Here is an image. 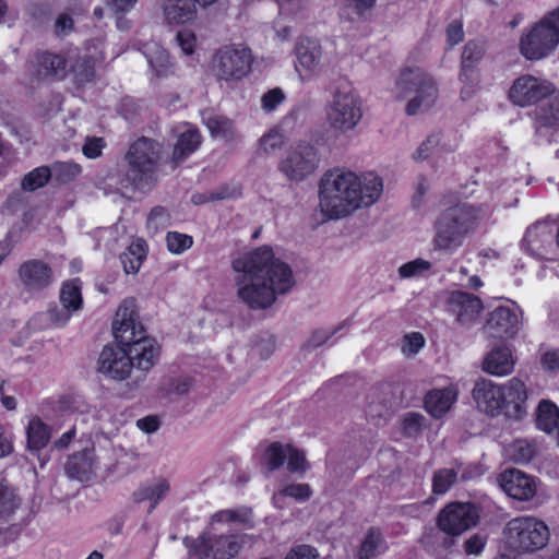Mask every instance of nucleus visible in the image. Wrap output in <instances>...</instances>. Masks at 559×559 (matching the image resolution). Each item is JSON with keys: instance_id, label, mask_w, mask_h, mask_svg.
I'll return each mask as SVG.
<instances>
[{"instance_id": "4468645a", "label": "nucleus", "mask_w": 559, "mask_h": 559, "mask_svg": "<svg viewBox=\"0 0 559 559\" xmlns=\"http://www.w3.org/2000/svg\"><path fill=\"white\" fill-rule=\"evenodd\" d=\"M478 513L471 503L453 502L441 510L438 516V526L450 535H460L475 526Z\"/></svg>"}, {"instance_id": "4c0bfd02", "label": "nucleus", "mask_w": 559, "mask_h": 559, "mask_svg": "<svg viewBox=\"0 0 559 559\" xmlns=\"http://www.w3.org/2000/svg\"><path fill=\"white\" fill-rule=\"evenodd\" d=\"M504 405H513L516 412L520 411L521 405L527 399L525 384L519 378H512L504 385H502Z\"/></svg>"}, {"instance_id": "423d86ee", "label": "nucleus", "mask_w": 559, "mask_h": 559, "mask_svg": "<svg viewBox=\"0 0 559 559\" xmlns=\"http://www.w3.org/2000/svg\"><path fill=\"white\" fill-rule=\"evenodd\" d=\"M559 46V7L547 12L524 31L519 40L521 55L530 61L550 56Z\"/></svg>"}, {"instance_id": "72a5a7b5", "label": "nucleus", "mask_w": 559, "mask_h": 559, "mask_svg": "<svg viewBox=\"0 0 559 559\" xmlns=\"http://www.w3.org/2000/svg\"><path fill=\"white\" fill-rule=\"evenodd\" d=\"M549 97V100L535 111V120L539 127L548 128L559 124V95Z\"/></svg>"}, {"instance_id": "f8f14e48", "label": "nucleus", "mask_w": 559, "mask_h": 559, "mask_svg": "<svg viewBox=\"0 0 559 559\" xmlns=\"http://www.w3.org/2000/svg\"><path fill=\"white\" fill-rule=\"evenodd\" d=\"M361 118L359 102L348 86L335 90L328 110L330 124L337 130L346 131L354 128Z\"/></svg>"}, {"instance_id": "39448f33", "label": "nucleus", "mask_w": 559, "mask_h": 559, "mask_svg": "<svg viewBox=\"0 0 559 559\" xmlns=\"http://www.w3.org/2000/svg\"><path fill=\"white\" fill-rule=\"evenodd\" d=\"M395 87L400 98H409L405 108L409 116L427 111L438 97L436 81L428 72L418 67L403 69Z\"/></svg>"}, {"instance_id": "aec40b11", "label": "nucleus", "mask_w": 559, "mask_h": 559, "mask_svg": "<svg viewBox=\"0 0 559 559\" xmlns=\"http://www.w3.org/2000/svg\"><path fill=\"white\" fill-rule=\"evenodd\" d=\"M515 365L512 349L506 345H499L489 350L483 359L481 369L486 373L503 377L510 374Z\"/></svg>"}, {"instance_id": "dca6fc26", "label": "nucleus", "mask_w": 559, "mask_h": 559, "mask_svg": "<svg viewBox=\"0 0 559 559\" xmlns=\"http://www.w3.org/2000/svg\"><path fill=\"white\" fill-rule=\"evenodd\" d=\"M522 326L521 313L506 306H500L488 313L483 326L484 333L498 340H511Z\"/></svg>"}, {"instance_id": "20e7f679", "label": "nucleus", "mask_w": 559, "mask_h": 559, "mask_svg": "<svg viewBox=\"0 0 559 559\" xmlns=\"http://www.w3.org/2000/svg\"><path fill=\"white\" fill-rule=\"evenodd\" d=\"M478 222L477 210L467 203H457L442 211L435 222L433 246L453 251L463 246Z\"/></svg>"}, {"instance_id": "b1692460", "label": "nucleus", "mask_w": 559, "mask_h": 559, "mask_svg": "<svg viewBox=\"0 0 559 559\" xmlns=\"http://www.w3.org/2000/svg\"><path fill=\"white\" fill-rule=\"evenodd\" d=\"M456 400V391L451 388L428 392L425 396V408L435 418L443 417Z\"/></svg>"}, {"instance_id": "2eb2a0df", "label": "nucleus", "mask_w": 559, "mask_h": 559, "mask_svg": "<svg viewBox=\"0 0 559 559\" xmlns=\"http://www.w3.org/2000/svg\"><path fill=\"white\" fill-rule=\"evenodd\" d=\"M17 277L23 289L29 294L43 293L56 281L52 267L40 259L22 262L17 269Z\"/></svg>"}, {"instance_id": "37998d69", "label": "nucleus", "mask_w": 559, "mask_h": 559, "mask_svg": "<svg viewBox=\"0 0 559 559\" xmlns=\"http://www.w3.org/2000/svg\"><path fill=\"white\" fill-rule=\"evenodd\" d=\"M50 178H52L50 167H37L23 178L22 188L26 191H35L44 187Z\"/></svg>"}, {"instance_id": "603ef678", "label": "nucleus", "mask_w": 559, "mask_h": 559, "mask_svg": "<svg viewBox=\"0 0 559 559\" xmlns=\"http://www.w3.org/2000/svg\"><path fill=\"white\" fill-rule=\"evenodd\" d=\"M170 225V215L166 209L162 206L154 207L147 217V228L152 233H158L166 229Z\"/></svg>"}, {"instance_id": "9d476101", "label": "nucleus", "mask_w": 559, "mask_h": 559, "mask_svg": "<svg viewBox=\"0 0 559 559\" xmlns=\"http://www.w3.org/2000/svg\"><path fill=\"white\" fill-rule=\"evenodd\" d=\"M132 347L116 343L106 345L98 357L97 370L106 379L121 382L127 380L133 370L138 369V359Z\"/></svg>"}, {"instance_id": "49530a36", "label": "nucleus", "mask_w": 559, "mask_h": 559, "mask_svg": "<svg viewBox=\"0 0 559 559\" xmlns=\"http://www.w3.org/2000/svg\"><path fill=\"white\" fill-rule=\"evenodd\" d=\"M235 128L233 122L224 117L212 119V139L223 142H230L235 139Z\"/></svg>"}, {"instance_id": "2f4dec72", "label": "nucleus", "mask_w": 559, "mask_h": 559, "mask_svg": "<svg viewBox=\"0 0 559 559\" xmlns=\"http://www.w3.org/2000/svg\"><path fill=\"white\" fill-rule=\"evenodd\" d=\"M146 243L143 240L133 241L121 257V263L127 274H135L139 272L144 259L146 258Z\"/></svg>"}, {"instance_id": "c756f323", "label": "nucleus", "mask_w": 559, "mask_h": 559, "mask_svg": "<svg viewBox=\"0 0 559 559\" xmlns=\"http://www.w3.org/2000/svg\"><path fill=\"white\" fill-rule=\"evenodd\" d=\"M145 56L151 68L158 76H166L173 71V61L168 52L159 45L155 43L147 45Z\"/></svg>"}, {"instance_id": "7c9ffc66", "label": "nucleus", "mask_w": 559, "mask_h": 559, "mask_svg": "<svg viewBox=\"0 0 559 559\" xmlns=\"http://www.w3.org/2000/svg\"><path fill=\"white\" fill-rule=\"evenodd\" d=\"M429 427L425 415L416 412L405 413L400 417L399 430L404 438L417 439Z\"/></svg>"}, {"instance_id": "f704fd0d", "label": "nucleus", "mask_w": 559, "mask_h": 559, "mask_svg": "<svg viewBox=\"0 0 559 559\" xmlns=\"http://www.w3.org/2000/svg\"><path fill=\"white\" fill-rule=\"evenodd\" d=\"M537 426L550 433L559 426V408L549 401H542L537 408Z\"/></svg>"}, {"instance_id": "9b49d317", "label": "nucleus", "mask_w": 559, "mask_h": 559, "mask_svg": "<svg viewBox=\"0 0 559 559\" xmlns=\"http://www.w3.org/2000/svg\"><path fill=\"white\" fill-rule=\"evenodd\" d=\"M317 148L308 142L293 145L280 162L281 173L292 182H300L312 175L319 165Z\"/></svg>"}, {"instance_id": "e433bc0d", "label": "nucleus", "mask_w": 559, "mask_h": 559, "mask_svg": "<svg viewBox=\"0 0 559 559\" xmlns=\"http://www.w3.org/2000/svg\"><path fill=\"white\" fill-rule=\"evenodd\" d=\"M52 179L67 185L74 181L82 174V166L73 160L55 162L50 166Z\"/></svg>"}, {"instance_id": "de8ad7c7", "label": "nucleus", "mask_w": 559, "mask_h": 559, "mask_svg": "<svg viewBox=\"0 0 559 559\" xmlns=\"http://www.w3.org/2000/svg\"><path fill=\"white\" fill-rule=\"evenodd\" d=\"M107 9L117 17V25L119 28L126 23L123 17L132 12L139 0H106Z\"/></svg>"}, {"instance_id": "bb28decb", "label": "nucleus", "mask_w": 559, "mask_h": 559, "mask_svg": "<svg viewBox=\"0 0 559 559\" xmlns=\"http://www.w3.org/2000/svg\"><path fill=\"white\" fill-rule=\"evenodd\" d=\"M165 21L168 24H183L195 16V11L188 0H166L163 5Z\"/></svg>"}, {"instance_id": "774afa93", "label": "nucleus", "mask_w": 559, "mask_h": 559, "mask_svg": "<svg viewBox=\"0 0 559 559\" xmlns=\"http://www.w3.org/2000/svg\"><path fill=\"white\" fill-rule=\"evenodd\" d=\"M540 365L544 370L549 372L559 371V349L546 350L540 356Z\"/></svg>"}, {"instance_id": "680f3d73", "label": "nucleus", "mask_w": 559, "mask_h": 559, "mask_svg": "<svg viewBox=\"0 0 559 559\" xmlns=\"http://www.w3.org/2000/svg\"><path fill=\"white\" fill-rule=\"evenodd\" d=\"M284 144V138L276 131L269 132L260 140V147L266 153L271 154L280 150Z\"/></svg>"}, {"instance_id": "09e8293b", "label": "nucleus", "mask_w": 559, "mask_h": 559, "mask_svg": "<svg viewBox=\"0 0 559 559\" xmlns=\"http://www.w3.org/2000/svg\"><path fill=\"white\" fill-rule=\"evenodd\" d=\"M72 313L73 312L67 307L53 306L49 308L46 312L40 313L39 318L44 319L49 325L62 328L69 322L70 318L72 317Z\"/></svg>"}, {"instance_id": "6e6552de", "label": "nucleus", "mask_w": 559, "mask_h": 559, "mask_svg": "<svg viewBox=\"0 0 559 559\" xmlns=\"http://www.w3.org/2000/svg\"><path fill=\"white\" fill-rule=\"evenodd\" d=\"M159 158V145L146 138L139 139L129 148L127 159L129 170L121 185L135 190H145L154 181V171Z\"/></svg>"}, {"instance_id": "412c9836", "label": "nucleus", "mask_w": 559, "mask_h": 559, "mask_svg": "<svg viewBox=\"0 0 559 559\" xmlns=\"http://www.w3.org/2000/svg\"><path fill=\"white\" fill-rule=\"evenodd\" d=\"M298 66L306 72L314 74L320 71L322 62V47L318 40L304 38L296 47Z\"/></svg>"}, {"instance_id": "69168bd1", "label": "nucleus", "mask_w": 559, "mask_h": 559, "mask_svg": "<svg viewBox=\"0 0 559 559\" xmlns=\"http://www.w3.org/2000/svg\"><path fill=\"white\" fill-rule=\"evenodd\" d=\"M257 354L262 359H267L275 350V340L272 335L261 336L254 344Z\"/></svg>"}, {"instance_id": "c85d7f7f", "label": "nucleus", "mask_w": 559, "mask_h": 559, "mask_svg": "<svg viewBox=\"0 0 559 559\" xmlns=\"http://www.w3.org/2000/svg\"><path fill=\"white\" fill-rule=\"evenodd\" d=\"M201 143V136L198 130L187 128L182 131L175 144L173 152V162L177 165L182 162L188 155L193 153Z\"/></svg>"}, {"instance_id": "ddd939ff", "label": "nucleus", "mask_w": 559, "mask_h": 559, "mask_svg": "<svg viewBox=\"0 0 559 559\" xmlns=\"http://www.w3.org/2000/svg\"><path fill=\"white\" fill-rule=\"evenodd\" d=\"M555 92L550 82L525 74L513 82L509 97L514 105L525 107L554 95Z\"/></svg>"}, {"instance_id": "393cba45", "label": "nucleus", "mask_w": 559, "mask_h": 559, "mask_svg": "<svg viewBox=\"0 0 559 559\" xmlns=\"http://www.w3.org/2000/svg\"><path fill=\"white\" fill-rule=\"evenodd\" d=\"M386 549L385 539L383 534L379 528L370 527L357 550L356 558L357 559H374L381 554H383Z\"/></svg>"}, {"instance_id": "5fc2aeb1", "label": "nucleus", "mask_w": 559, "mask_h": 559, "mask_svg": "<svg viewBox=\"0 0 559 559\" xmlns=\"http://www.w3.org/2000/svg\"><path fill=\"white\" fill-rule=\"evenodd\" d=\"M167 248L171 253L180 254L188 250L193 241L192 238L186 234L171 231L166 237Z\"/></svg>"}, {"instance_id": "5701e85b", "label": "nucleus", "mask_w": 559, "mask_h": 559, "mask_svg": "<svg viewBox=\"0 0 559 559\" xmlns=\"http://www.w3.org/2000/svg\"><path fill=\"white\" fill-rule=\"evenodd\" d=\"M35 68L39 79H62L67 73V61L61 55L40 52L36 56Z\"/></svg>"}, {"instance_id": "864d4df0", "label": "nucleus", "mask_w": 559, "mask_h": 559, "mask_svg": "<svg viewBox=\"0 0 559 559\" xmlns=\"http://www.w3.org/2000/svg\"><path fill=\"white\" fill-rule=\"evenodd\" d=\"M441 144V133L433 132L429 134L416 148L413 158L417 162L427 159L433 151Z\"/></svg>"}, {"instance_id": "ea45409f", "label": "nucleus", "mask_w": 559, "mask_h": 559, "mask_svg": "<svg viewBox=\"0 0 559 559\" xmlns=\"http://www.w3.org/2000/svg\"><path fill=\"white\" fill-rule=\"evenodd\" d=\"M19 503L14 489L0 478V520L13 513Z\"/></svg>"}, {"instance_id": "f3484780", "label": "nucleus", "mask_w": 559, "mask_h": 559, "mask_svg": "<svg viewBox=\"0 0 559 559\" xmlns=\"http://www.w3.org/2000/svg\"><path fill=\"white\" fill-rule=\"evenodd\" d=\"M449 305L455 316L456 322L461 325L474 323L484 309L480 298L461 290L451 293Z\"/></svg>"}, {"instance_id": "473e14b6", "label": "nucleus", "mask_w": 559, "mask_h": 559, "mask_svg": "<svg viewBox=\"0 0 559 559\" xmlns=\"http://www.w3.org/2000/svg\"><path fill=\"white\" fill-rule=\"evenodd\" d=\"M241 543L235 535L218 536L212 543V559H231L240 550Z\"/></svg>"}, {"instance_id": "13d9d810", "label": "nucleus", "mask_w": 559, "mask_h": 559, "mask_svg": "<svg viewBox=\"0 0 559 559\" xmlns=\"http://www.w3.org/2000/svg\"><path fill=\"white\" fill-rule=\"evenodd\" d=\"M430 267V263L428 261L417 259L411 261L408 263L403 264L399 269V274L403 278H408L412 276H417Z\"/></svg>"}, {"instance_id": "4be33fe9", "label": "nucleus", "mask_w": 559, "mask_h": 559, "mask_svg": "<svg viewBox=\"0 0 559 559\" xmlns=\"http://www.w3.org/2000/svg\"><path fill=\"white\" fill-rule=\"evenodd\" d=\"M170 490V484L165 478H156L152 483L141 486L133 492L136 503L150 502L148 512H152L163 501Z\"/></svg>"}, {"instance_id": "338daca9", "label": "nucleus", "mask_w": 559, "mask_h": 559, "mask_svg": "<svg viewBox=\"0 0 559 559\" xmlns=\"http://www.w3.org/2000/svg\"><path fill=\"white\" fill-rule=\"evenodd\" d=\"M285 559H318V552L312 546L298 545L287 552Z\"/></svg>"}, {"instance_id": "4d7b16f0", "label": "nucleus", "mask_w": 559, "mask_h": 559, "mask_svg": "<svg viewBox=\"0 0 559 559\" xmlns=\"http://www.w3.org/2000/svg\"><path fill=\"white\" fill-rule=\"evenodd\" d=\"M510 455L516 463H526L534 456L533 447L524 440L510 445Z\"/></svg>"}, {"instance_id": "a18cd8bd", "label": "nucleus", "mask_w": 559, "mask_h": 559, "mask_svg": "<svg viewBox=\"0 0 559 559\" xmlns=\"http://www.w3.org/2000/svg\"><path fill=\"white\" fill-rule=\"evenodd\" d=\"M426 340L419 332H411L401 338L400 349L404 357L413 358L425 346Z\"/></svg>"}, {"instance_id": "f257e3e1", "label": "nucleus", "mask_w": 559, "mask_h": 559, "mask_svg": "<svg viewBox=\"0 0 559 559\" xmlns=\"http://www.w3.org/2000/svg\"><path fill=\"white\" fill-rule=\"evenodd\" d=\"M237 295L249 308L271 307L277 294H286L295 284L286 263L275 258L272 248L260 247L233 262Z\"/></svg>"}, {"instance_id": "c03bdc74", "label": "nucleus", "mask_w": 559, "mask_h": 559, "mask_svg": "<svg viewBox=\"0 0 559 559\" xmlns=\"http://www.w3.org/2000/svg\"><path fill=\"white\" fill-rule=\"evenodd\" d=\"M486 52L485 44L481 41H468L462 52L461 68H468L474 70V66L478 63Z\"/></svg>"}, {"instance_id": "a878e982", "label": "nucleus", "mask_w": 559, "mask_h": 559, "mask_svg": "<svg viewBox=\"0 0 559 559\" xmlns=\"http://www.w3.org/2000/svg\"><path fill=\"white\" fill-rule=\"evenodd\" d=\"M95 468V459L92 452L84 451L72 455L67 463L69 477L84 481L88 480Z\"/></svg>"}, {"instance_id": "6e6d98bb", "label": "nucleus", "mask_w": 559, "mask_h": 559, "mask_svg": "<svg viewBox=\"0 0 559 559\" xmlns=\"http://www.w3.org/2000/svg\"><path fill=\"white\" fill-rule=\"evenodd\" d=\"M460 80L463 83L461 97L463 100L469 99L476 93L478 86V79L474 70L461 68Z\"/></svg>"}, {"instance_id": "3c124183", "label": "nucleus", "mask_w": 559, "mask_h": 559, "mask_svg": "<svg viewBox=\"0 0 559 559\" xmlns=\"http://www.w3.org/2000/svg\"><path fill=\"white\" fill-rule=\"evenodd\" d=\"M287 468L292 473L304 474L308 469V462L306 454L302 450H299L290 444H287Z\"/></svg>"}, {"instance_id": "a19ab883", "label": "nucleus", "mask_w": 559, "mask_h": 559, "mask_svg": "<svg viewBox=\"0 0 559 559\" xmlns=\"http://www.w3.org/2000/svg\"><path fill=\"white\" fill-rule=\"evenodd\" d=\"M457 471L455 468H441L432 475V492L435 495L445 493L456 481Z\"/></svg>"}, {"instance_id": "6ab92c4d", "label": "nucleus", "mask_w": 559, "mask_h": 559, "mask_svg": "<svg viewBox=\"0 0 559 559\" xmlns=\"http://www.w3.org/2000/svg\"><path fill=\"white\" fill-rule=\"evenodd\" d=\"M499 484L508 496L516 500H530L536 493L533 478L518 469L503 472L499 477Z\"/></svg>"}, {"instance_id": "0eeeda50", "label": "nucleus", "mask_w": 559, "mask_h": 559, "mask_svg": "<svg viewBox=\"0 0 559 559\" xmlns=\"http://www.w3.org/2000/svg\"><path fill=\"white\" fill-rule=\"evenodd\" d=\"M502 535L506 548L511 552L533 554L548 544L550 533L544 521L518 516L506 524Z\"/></svg>"}, {"instance_id": "c9c22d12", "label": "nucleus", "mask_w": 559, "mask_h": 559, "mask_svg": "<svg viewBox=\"0 0 559 559\" xmlns=\"http://www.w3.org/2000/svg\"><path fill=\"white\" fill-rule=\"evenodd\" d=\"M60 301L63 307H67L72 312H76L82 308L83 298L80 280L68 281L62 284Z\"/></svg>"}, {"instance_id": "79ce46f5", "label": "nucleus", "mask_w": 559, "mask_h": 559, "mask_svg": "<svg viewBox=\"0 0 559 559\" xmlns=\"http://www.w3.org/2000/svg\"><path fill=\"white\" fill-rule=\"evenodd\" d=\"M251 520L250 509L224 510L212 516V525L230 523V524H248Z\"/></svg>"}, {"instance_id": "cd10ccee", "label": "nucleus", "mask_w": 559, "mask_h": 559, "mask_svg": "<svg viewBox=\"0 0 559 559\" xmlns=\"http://www.w3.org/2000/svg\"><path fill=\"white\" fill-rule=\"evenodd\" d=\"M26 437L29 450H40L48 444L51 429L41 418L33 416L26 426Z\"/></svg>"}, {"instance_id": "f03ea898", "label": "nucleus", "mask_w": 559, "mask_h": 559, "mask_svg": "<svg viewBox=\"0 0 559 559\" xmlns=\"http://www.w3.org/2000/svg\"><path fill=\"white\" fill-rule=\"evenodd\" d=\"M382 193V181L369 175L362 180L353 171L332 169L320 180L319 206L329 218L345 217L361 206L373 204Z\"/></svg>"}, {"instance_id": "bf43d9fd", "label": "nucleus", "mask_w": 559, "mask_h": 559, "mask_svg": "<svg viewBox=\"0 0 559 559\" xmlns=\"http://www.w3.org/2000/svg\"><path fill=\"white\" fill-rule=\"evenodd\" d=\"M73 73L80 84L90 82L94 76V64L90 59L80 60L73 66Z\"/></svg>"}, {"instance_id": "1a4fd4ad", "label": "nucleus", "mask_w": 559, "mask_h": 559, "mask_svg": "<svg viewBox=\"0 0 559 559\" xmlns=\"http://www.w3.org/2000/svg\"><path fill=\"white\" fill-rule=\"evenodd\" d=\"M253 56L241 44H228L219 47L212 57V73L218 81H238L251 71Z\"/></svg>"}, {"instance_id": "052dcab7", "label": "nucleus", "mask_w": 559, "mask_h": 559, "mask_svg": "<svg viewBox=\"0 0 559 559\" xmlns=\"http://www.w3.org/2000/svg\"><path fill=\"white\" fill-rule=\"evenodd\" d=\"M189 556L191 559H207L210 556V543L206 535L199 536L190 545Z\"/></svg>"}, {"instance_id": "58836bf2", "label": "nucleus", "mask_w": 559, "mask_h": 559, "mask_svg": "<svg viewBox=\"0 0 559 559\" xmlns=\"http://www.w3.org/2000/svg\"><path fill=\"white\" fill-rule=\"evenodd\" d=\"M312 495V490L308 484H290L283 487L273 496V501L276 507H280V501L283 497H289L298 501H306Z\"/></svg>"}, {"instance_id": "0e129e2a", "label": "nucleus", "mask_w": 559, "mask_h": 559, "mask_svg": "<svg viewBox=\"0 0 559 559\" xmlns=\"http://www.w3.org/2000/svg\"><path fill=\"white\" fill-rule=\"evenodd\" d=\"M487 536L483 534H474L464 542V551L466 555L478 556L484 549Z\"/></svg>"}, {"instance_id": "7ed1b4c3", "label": "nucleus", "mask_w": 559, "mask_h": 559, "mask_svg": "<svg viewBox=\"0 0 559 559\" xmlns=\"http://www.w3.org/2000/svg\"><path fill=\"white\" fill-rule=\"evenodd\" d=\"M112 333L117 343L132 347L138 361V370L147 372L158 357L156 342L146 336L139 320L133 299L123 300L112 321Z\"/></svg>"}, {"instance_id": "e2e57ef3", "label": "nucleus", "mask_w": 559, "mask_h": 559, "mask_svg": "<svg viewBox=\"0 0 559 559\" xmlns=\"http://www.w3.org/2000/svg\"><path fill=\"white\" fill-rule=\"evenodd\" d=\"M105 146L106 142L103 138H86L82 152L85 157L93 159L102 155Z\"/></svg>"}, {"instance_id": "8fccbe9b", "label": "nucleus", "mask_w": 559, "mask_h": 559, "mask_svg": "<svg viewBox=\"0 0 559 559\" xmlns=\"http://www.w3.org/2000/svg\"><path fill=\"white\" fill-rule=\"evenodd\" d=\"M287 456V444L273 442L265 450V461L271 471L280 468Z\"/></svg>"}, {"instance_id": "a211bd4d", "label": "nucleus", "mask_w": 559, "mask_h": 559, "mask_svg": "<svg viewBox=\"0 0 559 559\" xmlns=\"http://www.w3.org/2000/svg\"><path fill=\"white\" fill-rule=\"evenodd\" d=\"M503 391L502 386L490 380L479 379L473 389V397L480 411L495 416L504 406Z\"/></svg>"}]
</instances>
